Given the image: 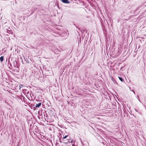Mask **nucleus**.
Instances as JSON below:
<instances>
[{
    "mask_svg": "<svg viewBox=\"0 0 146 146\" xmlns=\"http://www.w3.org/2000/svg\"><path fill=\"white\" fill-rule=\"evenodd\" d=\"M62 1L64 3H69V2L68 0H62Z\"/></svg>",
    "mask_w": 146,
    "mask_h": 146,
    "instance_id": "f257e3e1",
    "label": "nucleus"
},
{
    "mask_svg": "<svg viewBox=\"0 0 146 146\" xmlns=\"http://www.w3.org/2000/svg\"><path fill=\"white\" fill-rule=\"evenodd\" d=\"M41 103H39L37 104H36L35 106L36 108H39L41 105Z\"/></svg>",
    "mask_w": 146,
    "mask_h": 146,
    "instance_id": "f03ea898",
    "label": "nucleus"
},
{
    "mask_svg": "<svg viewBox=\"0 0 146 146\" xmlns=\"http://www.w3.org/2000/svg\"><path fill=\"white\" fill-rule=\"evenodd\" d=\"M3 58L4 57L3 56H2L0 58V60L1 62H2L3 61L4 59Z\"/></svg>",
    "mask_w": 146,
    "mask_h": 146,
    "instance_id": "7ed1b4c3",
    "label": "nucleus"
},
{
    "mask_svg": "<svg viewBox=\"0 0 146 146\" xmlns=\"http://www.w3.org/2000/svg\"><path fill=\"white\" fill-rule=\"evenodd\" d=\"M119 80H121L122 82H123V79L122 78L120 77H119Z\"/></svg>",
    "mask_w": 146,
    "mask_h": 146,
    "instance_id": "20e7f679",
    "label": "nucleus"
},
{
    "mask_svg": "<svg viewBox=\"0 0 146 146\" xmlns=\"http://www.w3.org/2000/svg\"><path fill=\"white\" fill-rule=\"evenodd\" d=\"M68 137V135H65L64 137H63V139H65L67 138Z\"/></svg>",
    "mask_w": 146,
    "mask_h": 146,
    "instance_id": "39448f33",
    "label": "nucleus"
},
{
    "mask_svg": "<svg viewBox=\"0 0 146 146\" xmlns=\"http://www.w3.org/2000/svg\"><path fill=\"white\" fill-rule=\"evenodd\" d=\"M131 91H132L133 92V93L134 94H135V91H133V90H131Z\"/></svg>",
    "mask_w": 146,
    "mask_h": 146,
    "instance_id": "423d86ee",
    "label": "nucleus"
}]
</instances>
